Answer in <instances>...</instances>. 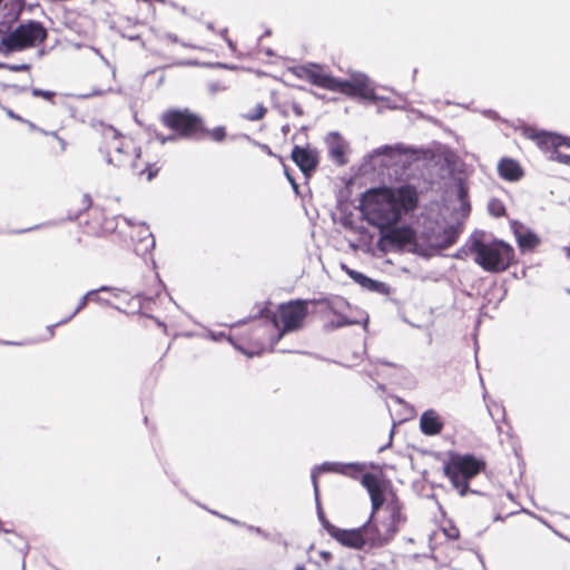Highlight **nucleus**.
<instances>
[{"label":"nucleus","mask_w":570,"mask_h":570,"mask_svg":"<svg viewBox=\"0 0 570 570\" xmlns=\"http://www.w3.org/2000/svg\"><path fill=\"white\" fill-rule=\"evenodd\" d=\"M330 154H331V157L338 164V165H344L346 164V158H345V149H344V146L342 144H337L335 146H333L330 150Z\"/></svg>","instance_id":"bb28decb"},{"label":"nucleus","mask_w":570,"mask_h":570,"mask_svg":"<svg viewBox=\"0 0 570 570\" xmlns=\"http://www.w3.org/2000/svg\"><path fill=\"white\" fill-rule=\"evenodd\" d=\"M295 570H306L303 566H298Z\"/></svg>","instance_id":"8fccbe9b"},{"label":"nucleus","mask_w":570,"mask_h":570,"mask_svg":"<svg viewBox=\"0 0 570 570\" xmlns=\"http://www.w3.org/2000/svg\"><path fill=\"white\" fill-rule=\"evenodd\" d=\"M267 108L263 102H255L253 106L244 105L242 107L240 117L247 121H257L265 117Z\"/></svg>","instance_id":"4be33fe9"},{"label":"nucleus","mask_w":570,"mask_h":570,"mask_svg":"<svg viewBox=\"0 0 570 570\" xmlns=\"http://www.w3.org/2000/svg\"><path fill=\"white\" fill-rule=\"evenodd\" d=\"M57 140L59 141L61 150L63 151L66 149V141L61 137H57Z\"/></svg>","instance_id":"79ce46f5"},{"label":"nucleus","mask_w":570,"mask_h":570,"mask_svg":"<svg viewBox=\"0 0 570 570\" xmlns=\"http://www.w3.org/2000/svg\"><path fill=\"white\" fill-rule=\"evenodd\" d=\"M145 170H147V173H148L149 180L153 179L157 175V171H158V169H154V167L150 165L147 168H145Z\"/></svg>","instance_id":"c9c22d12"},{"label":"nucleus","mask_w":570,"mask_h":570,"mask_svg":"<svg viewBox=\"0 0 570 570\" xmlns=\"http://www.w3.org/2000/svg\"><path fill=\"white\" fill-rule=\"evenodd\" d=\"M383 243H387L399 249H403L407 245L416 244V234L410 226L397 227L393 225L392 227L384 228V230L381 232L379 245H382Z\"/></svg>","instance_id":"f8f14e48"},{"label":"nucleus","mask_w":570,"mask_h":570,"mask_svg":"<svg viewBox=\"0 0 570 570\" xmlns=\"http://www.w3.org/2000/svg\"><path fill=\"white\" fill-rule=\"evenodd\" d=\"M160 124L170 131L168 137H160L164 144L168 140H203L210 139L223 142L227 137L225 126L207 128L205 118L188 107H170L159 117Z\"/></svg>","instance_id":"f03ea898"},{"label":"nucleus","mask_w":570,"mask_h":570,"mask_svg":"<svg viewBox=\"0 0 570 570\" xmlns=\"http://www.w3.org/2000/svg\"><path fill=\"white\" fill-rule=\"evenodd\" d=\"M491 212L494 216L500 217L504 214L505 209L501 203L495 202L491 204Z\"/></svg>","instance_id":"473e14b6"},{"label":"nucleus","mask_w":570,"mask_h":570,"mask_svg":"<svg viewBox=\"0 0 570 570\" xmlns=\"http://www.w3.org/2000/svg\"><path fill=\"white\" fill-rule=\"evenodd\" d=\"M118 132L112 128H108L105 132V137H111L114 140L117 139ZM109 163H114L116 166L136 168L137 160L140 157L139 148L132 146L131 141H124L118 145L117 141L109 147Z\"/></svg>","instance_id":"1a4fd4ad"},{"label":"nucleus","mask_w":570,"mask_h":570,"mask_svg":"<svg viewBox=\"0 0 570 570\" xmlns=\"http://www.w3.org/2000/svg\"><path fill=\"white\" fill-rule=\"evenodd\" d=\"M417 205V190L407 184L397 188L380 187L366 191L361 200V210L370 225L383 232L396 225L403 214L413 212Z\"/></svg>","instance_id":"f257e3e1"},{"label":"nucleus","mask_w":570,"mask_h":570,"mask_svg":"<svg viewBox=\"0 0 570 570\" xmlns=\"http://www.w3.org/2000/svg\"><path fill=\"white\" fill-rule=\"evenodd\" d=\"M29 68L28 65H20V66H13L11 69L19 71V70H27Z\"/></svg>","instance_id":"a19ab883"},{"label":"nucleus","mask_w":570,"mask_h":570,"mask_svg":"<svg viewBox=\"0 0 570 570\" xmlns=\"http://www.w3.org/2000/svg\"><path fill=\"white\" fill-rule=\"evenodd\" d=\"M159 287H160V285H157V288L155 292L156 299H154L151 297H147L145 295V305H144L145 318H148L150 321H156V322H159V317L153 314V312H155L154 306L157 305V302L161 303L166 299V295H163V293L159 291Z\"/></svg>","instance_id":"b1692460"},{"label":"nucleus","mask_w":570,"mask_h":570,"mask_svg":"<svg viewBox=\"0 0 570 570\" xmlns=\"http://www.w3.org/2000/svg\"><path fill=\"white\" fill-rule=\"evenodd\" d=\"M1 343L4 344V345H20V343L12 342V341H2Z\"/></svg>","instance_id":"37998d69"},{"label":"nucleus","mask_w":570,"mask_h":570,"mask_svg":"<svg viewBox=\"0 0 570 570\" xmlns=\"http://www.w3.org/2000/svg\"><path fill=\"white\" fill-rule=\"evenodd\" d=\"M90 299L92 302H96L98 304H101V305H106V306H110V307H114L115 305L111 304L108 299L99 296V293H97L96 295L91 296Z\"/></svg>","instance_id":"72a5a7b5"},{"label":"nucleus","mask_w":570,"mask_h":570,"mask_svg":"<svg viewBox=\"0 0 570 570\" xmlns=\"http://www.w3.org/2000/svg\"><path fill=\"white\" fill-rule=\"evenodd\" d=\"M348 274L350 276L356 281L357 283L362 284V285H365L367 282H371V279L368 277H366L365 275H363L362 273L360 272H356V271H348Z\"/></svg>","instance_id":"7c9ffc66"},{"label":"nucleus","mask_w":570,"mask_h":570,"mask_svg":"<svg viewBox=\"0 0 570 570\" xmlns=\"http://www.w3.org/2000/svg\"><path fill=\"white\" fill-rule=\"evenodd\" d=\"M228 341L248 356L261 355L268 346L277 344L274 341L273 326L261 320L233 326Z\"/></svg>","instance_id":"20e7f679"},{"label":"nucleus","mask_w":570,"mask_h":570,"mask_svg":"<svg viewBox=\"0 0 570 570\" xmlns=\"http://www.w3.org/2000/svg\"><path fill=\"white\" fill-rule=\"evenodd\" d=\"M343 463L340 462H325L323 463L318 470L322 472H333L341 474Z\"/></svg>","instance_id":"c85d7f7f"},{"label":"nucleus","mask_w":570,"mask_h":570,"mask_svg":"<svg viewBox=\"0 0 570 570\" xmlns=\"http://www.w3.org/2000/svg\"><path fill=\"white\" fill-rule=\"evenodd\" d=\"M294 110H295V112H296L297 115H302V110H301L298 107H297V108H294Z\"/></svg>","instance_id":"de8ad7c7"},{"label":"nucleus","mask_w":570,"mask_h":570,"mask_svg":"<svg viewBox=\"0 0 570 570\" xmlns=\"http://www.w3.org/2000/svg\"><path fill=\"white\" fill-rule=\"evenodd\" d=\"M291 158L306 177L316 170L320 161L317 150L308 146H294Z\"/></svg>","instance_id":"2eb2a0df"},{"label":"nucleus","mask_w":570,"mask_h":570,"mask_svg":"<svg viewBox=\"0 0 570 570\" xmlns=\"http://www.w3.org/2000/svg\"><path fill=\"white\" fill-rule=\"evenodd\" d=\"M101 292H109L112 294L115 298L118 301H125L126 297L129 295L128 292L121 288L117 287H110V286H101L98 289H92L87 292L78 302V305L76 309L65 320L60 321V323H67L69 322L73 316H76L81 309H83L88 303V299H90L91 296L96 295L97 293Z\"/></svg>","instance_id":"f3484780"},{"label":"nucleus","mask_w":570,"mask_h":570,"mask_svg":"<svg viewBox=\"0 0 570 570\" xmlns=\"http://www.w3.org/2000/svg\"><path fill=\"white\" fill-rule=\"evenodd\" d=\"M312 480H313L314 491L317 494L318 493V482H317V473H316V471H314L312 473Z\"/></svg>","instance_id":"e433bc0d"},{"label":"nucleus","mask_w":570,"mask_h":570,"mask_svg":"<svg viewBox=\"0 0 570 570\" xmlns=\"http://www.w3.org/2000/svg\"><path fill=\"white\" fill-rule=\"evenodd\" d=\"M47 38V30L39 21L29 20L20 23L13 31L1 38V47L8 51H20L41 43Z\"/></svg>","instance_id":"6e6552de"},{"label":"nucleus","mask_w":570,"mask_h":570,"mask_svg":"<svg viewBox=\"0 0 570 570\" xmlns=\"http://www.w3.org/2000/svg\"><path fill=\"white\" fill-rule=\"evenodd\" d=\"M498 173L501 178L508 181H517L522 178L523 170L520 164L509 157H503L498 164Z\"/></svg>","instance_id":"a211bd4d"},{"label":"nucleus","mask_w":570,"mask_h":570,"mask_svg":"<svg viewBox=\"0 0 570 570\" xmlns=\"http://www.w3.org/2000/svg\"><path fill=\"white\" fill-rule=\"evenodd\" d=\"M259 147H261V149H262L263 151H265L267 155H269V156H275V155H274V153L272 151V149L269 148V146L262 144V145H259Z\"/></svg>","instance_id":"ea45409f"},{"label":"nucleus","mask_w":570,"mask_h":570,"mask_svg":"<svg viewBox=\"0 0 570 570\" xmlns=\"http://www.w3.org/2000/svg\"><path fill=\"white\" fill-rule=\"evenodd\" d=\"M525 138L534 141L537 146L544 153L552 154L557 148H570V138L563 137L558 134L539 130L533 127L524 129Z\"/></svg>","instance_id":"9b49d317"},{"label":"nucleus","mask_w":570,"mask_h":570,"mask_svg":"<svg viewBox=\"0 0 570 570\" xmlns=\"http://www.w3.org/2000/svg\"><path fill=\"white\" fill-rule=\"evenodd\" d=\"M444 428L442 416L433 409H429L421 414L420 430L424 435H439Z\"/></svg>","instance_id":"dca6fc26"},{"label":"nucleus","mask_w":570,"mask_h":570,"mask_svg":"<svg viewBox=\"0 0 570 570\" xmlns=\"http://www.w3.org/2000/svg\"><path fill=\"white\" fill-rule=\"evenodd\" d=\"M128 38H129V39H131V40H134V39H137V38H138V36H131V35H129V36H128Z\"/></svg>","instance_id":"09e8293b"},{"label":"nucleus","mask_w":570,"mask_h":570,"mask_svg":"<svg viewBox=\"0 0 570 570\" xmlns=\"http://www.w3.org/2000/svg\"><path fill=\"white\" fill-rule=\"evenodd\" d=\"M515 237L522 252L533 250L540 244V238L533 232L523 227L515 230Z\"/></svg>","instance_id":"412c9836"},{"label":"nucleus","mask_w":570,"mask_h":570,"mask_svg":"<svg viewBox=\"0 0 570 570\" xmlns=\"http://www.w3.org/2000/svg\"><path fill=\"white\" fill-rule=\"evenodd\" d=\"M444 534L451 540H458L460 538V530L456 527L451 525L450 528L444 529Z\"/></svg>","instance_id":"2f4dec72"},{"label":"nucleus","mask_w":570,"mask_h":570,"mask_svg":"<svg viewBox=\"0 0 570 570\" xmlns=\"http://www.w3.org/2000/svg\"><path fill=\"white\" fill-rule=\"evenodd\" d=\"M347 324H350V323L344 320V321L338 322L335 326L340 327V326H344V325H347Z\"/></svg>","instance_id":"c03bdc74"},{"label":"nucleus","mask_w":570,"mask_h":570,"mask_svg":"<svg viewBox=\"0 0 570 570\" xmlns=\"http://www.w3.org/2000/svg\"><path fill=\"white\" fill-rule=\"evenodd\" d=\"M36 228H38V226H33V227H29V228L22 229L19 233H24V232L33 230Z\"/></svg>","instance_id":"49530a36"},{"label":"nucleus","mask_w":570,"mask_h":570,"mask_svg":"<svg viewBox=\"0 0 570 570\" xmlns=\"http://www.w3.org/2000/svg\"><path fill=\"white\" fill-rule=\"evenodd\" d=\"M7 115L12 118V119H16V120H19V121H24V119L22 117H20L19 115L14 114L12 110L8 109L7 110Z\"/></svg>","instance_id":"4c0bfd02"},{"label":"nucleus","mask_w":570,"mask_h":570,"mask_svg":"<svg viewBox=\"0 0 570 570\" xmlns=\"http://www.w3.org/2000/svg\"><path fill=\"white\" fill-rule=\"evenodd\" d=\"M361 529L362 533L365 534L366 546L370 548L382 547L386 544L376 542V537L382 532L380 524L375 521V514H373V512L371 513L370 519L361 527Z\"/></svg>","instance_id":"6ab92c4d"},{"label":"nucleus","mask_w":570,"mask_h":570,"mask_svg":"<svg viewBox=\"0 0 570 570\" xmlns=\"http://www.w3.org/2000/svg\"><path fill=\"white\" fill-rule=\"evenodd\" d=\"M23 122H26V124L29 126V128H30L31 130H37V131H39V132H41V134H47V131H46L45 129L37 127L33 122H31V121H29V120H26V119H24V121H23Z\"/></svg>","instance_id":"f704fd0d"},{"label":"nucleus","mask_w":570,"mask_h":570,"mask_svg":"<svg viewBox=\"0 0 570 570\" xmlns=\"http://www.w3.org/2000/svg\"><path fill=\"white\" fill-rule=\"evenodd\" d=\"M31 95L33 97H41L46 100H52L53 97L56 96V92L51 91V90H42V89H38V88H32Z\"/></svg>","instance_id":"c756f323"},{"label":"nucleus","mask_w":570,"mask_h":570,"mask_svg":"<svg viewBox=\"0 0 570 570\" xmlns=\"http://www.w3.org/2000/svg\"><path fill=\"white\" fill-rule=\"evenodd\" d=\"M487 469V462L473 454L449 452L443 473L461 497L470 492V482Z\"/></svg>","instance_id":"39448f33"},{"label":"nucleus","mask_w":570,"mask_h":570,"mask_svg":"<svg viewBox=\"0 0 570 570\" xmlns=\"http://www.w3.org/2000/svg\"><path fill=\"white\" fill-rule=\"evenodd\" d=\"M364 470L365 465L362 463H343L341 474L352 479H362Z\"/></svg>","instance_id":"a878e982"},{"label":"nucleus","mask_w":570,"mask_h":570,"mask_svg":"<svg viewBox=\"0 0 570 570\" xmlns=\"http://www.w3.org/2000/svg\"><path fill=\"white\" fill-rule=\"evenodd\" d=\"M46 135H50L51 137H55L56 139H57V137H59L56 131H47Z\"/></svg>","instance_id":"a18cd8bd"},{"label":"nucleus","mask_w":570,"mask_h":570,"mask_svg":"<svg viewBox=\"0 0 570 570\" xmlns=\"http://www.w3.org/2000/svg\"><path fill=\"white\" fill-rule=\"evenodd\" d=\"M387 517L380 521L381 534L376 537V542L389 543L399 531L400 524L405 520L401 508L396 503L387 505Z\"/></svg>","instance_id":"ddd939ff"},{"label":"nucleus","mask_w":570,"mask_h":570,"mask_svg":"<svg viewBox=\"0 0 570 570\" xmlns=\"http://www.w3.org/2000/svg\"><path fill=\"white\" fill-rule=\"evenodd\" d=\"M163 327H164V332H166V324L165 323H159Z\"/></svg>","instance_id":"3c124183"},{"label":"nucleus","mask_w":570,"mask_h":570,"mask_svg":"<svg viewBox=\"0 0 570 570\" xmlns=\"http://www.w3.org/2000/svg\"><path fill=\"white\" fill-rule=\"evenodd\" d=\"M458 237L459 229L455 228L454 226H448L442 230V233L439 236V246L441 248H449L456 242Z\"/></svg>","instance_id":"393cba45"},{"label":"nucleus","mask_w":570,"mask_h":570,"mask_svg":"<svg viewBox=\"0 0 570 570\" xmlns=\"http://www.w3.org/2000/svg\"><path fill=\"white\" fill-rule=\"evenodd\" d=\"M470 252L474 256L475 264L489 273L504 272L514 261L513 247L499 239L487 243L480 238H473Z\"/></svg>","instance_id":"423d86ee"},{"label":"nucleus","mask_w":570,"mask_h":570,"mask_svg":"<svg viewBox=\"0 0 570 570\" xmlns=\"http://www.w3.org/2000/svg\"><path fill=\"white\" fill-rule=\"evenodd\" d=\"M307 314L306 301L296 299L281 304L268 322L273 326L274 341L278 343L286 333L302 328Z\"/></svg>","instance_id":"0eeeda50"},{"label":"nucleus","mask_w":570,"mask_h":570,"mask_svg":"<svg viewBox=\"0 0 570 570\" xmlns=\"http://www.w3.org/2000/svg\"><path fill=\"white\" fill-rule=\"evenodd\" d=\"M322 522L327 533L342 546L355 550H362L366 547L365 534L362 533L361 527L355 529H341L325 519H322Z\"/></svg>","instance_id":"9d476101"},{"label":"nucleus","mask_w":570,"mask_h":570,"mask_svg":"<svg viewBox=\"0 0 570 570\" xmlns=\"http://www.w3.org/2000/svg\"><path fill=\"white\" fill-rule=\"evenodd\" d=\"M62 323L58 322L57 324L48 325L47 330L49 332V337H52L55 334V327L61 325Z\"/></svg>","instance_id":"58836bf2"},{"label":"nucleus","mask_w":570,"mask_h":570,"mask_svg":"<svg viewBox=\"0 0 570 570\" xmlns=\"http://www.w3.org/2000/svg\"><path fill=\"white\" fill-rule=\"evenodd\" d=\"M294 75L312 86L350 98L368 99L374 96L368 78L361 73L352 75L348 79L337 78L326 66L311 62L295 67Z\"/></svg>","instance_id":"7ed1b4c3"},{"label":"nucleus","mask_w":570,"mask_h":570,"mask_svg":"<svg viewBox=\"0 0 570 570\" xmlns=\"http://www.w3.org/2000/svg\"><path fill=\"white\" fill-rule=\"evenodd\" d=\"M145 10L151 13L154 19L158 16L167 18L176 11L175 7L166 0H145Z\"/></svg>","instance_id":"aec40b11"},{"label":"nucleus","mask_w":570,"mask_h":570,"mask_svg":"<svg viewBox=\"0 0 570 570\" xmlns=\"http://www.w3.org/2000/svg\"><path fill=\"white\" fill-rule=\"evenodd\" d=\"M560 149L561 148H557L548 156V159L570 167V154L562 153Z\"/></svg>","instance_id":"cd10ccee"},{"label":"nucleus","mask_w":570,"mask_h":570,"mask_svg":"<svg viewBox=\"0 0 570 570\" xmlns=\"http://www.w3.org/2000/svg\"><path fill=\"white\" fill-rule=\"evenodd\" d=\"M361 483L367 490L373 514H376L385 502L386 484L379 475L368 472L362 475Z\"/></svg>","instance_id":"4468645a"},{"label":"nucleus","mask_w":570,"mask_h":570,"mask_svg":"<svg viewBox=\"0 0 570 570\" xmlns=\"http://www.w3.org/2000/svg\"><path fill=\"white\" fill-rule=\"evenodd\" d=\"M117 311L125 313L126 315H140L142 309V295L136 294L130 296V298L126 302L125 306H114Z\"/></svg>","instance_id":"5701e85b"}]
</instances>
